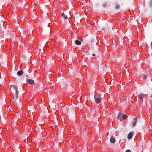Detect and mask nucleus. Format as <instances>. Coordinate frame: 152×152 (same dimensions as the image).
Returning a JSON list of instances; mask_svg holds the SVG:
<instances>
[{"mask_svg":"<svg viewBox=\"0 0 152 152\" xmlns=\"http://www.w3.org/2000/svg\"><path fill=\"white\" fill-rule=\"evenodd\" d=\"M27 81L28 83L29 84H33L34 83V81L32 79H28L27 80Z\"/></svg>","mask_w":152,"mask_h":152,"instance_id":"obj_13","label":"nucleus"},{"mask_svg":"<svg viewBox=\"0 0 152 152\" xmlns=\"http://www.w3.org/2000/svg\"><path fill=\"white\" fill-rule=\"evenodd\" d=\"M62 16L65 19H66L68 18L67 17L66 15H65V13L64 12L62 13Z\"/></svg>","mask_w":152,"mask_h":152,"instance_id":"obj_18","label":"nucleus"},{"mask_svg":"<svg viewBox=\"0 0 152 152\" xmlns=\"http://www.w3.org/2000/svg\"><path fill=\"white\" fill-rule=\"evenodd\" d=\"M107 3L106 2L102 4V6L103 7H106L107 6Z\"/></svg>","mask_w":152,"mask_h":152,"instance_id":"obj_20","label":"nucleus"},{"mask_svg":"<svg viewBox=\"0 0 152 152\" xmlns=\"http://www.w3.org/2000/svg\"><path fill=\"white\" fill-rule=\"evenodd\" d=\"M10 86L11 87V91L13 93L15 94H18V87L16 85L12 83L10 84Z\"/></svg>","mask_w":152,"mask_h":152,"instance_id":"obj_1","label":"nucleus"},{"mask_svg":"<svg viewBox=\"0 0 152 152\" xmlns=\"http://www.w3.org/2000/svg\"><path fill=\"white\" fill-rule=\"evenodd\" d=\"M134 121H133L132 123V125L134 127L135 126L136 122H137V119L136 118H134Z\"/></svg>","mask_w":152,"mask_h":152,"instance_id":"obj_14","label":"nucleus"},{"mask_svg":"<svg viewBox=\"0 0 152 152\" xmlns=\"http://www.w3.org/2000/svg\"><path fill=\"white\" fill-rule=\"evenodd\" d=\"M115 8L116 10H118L120 8V6L118 4H116Z\"/></svg>","mask_w":152,"mask_h":152,"instance_id":"obj_19","label":"nucleus"},{"mask_svg":"<svg viewBox=\"0 0 152 152\" xmlns=\"http://www.w3.org/2000/svg\"><path fill=\"white\" fill-rule=\"evenodd\" d=\"M15 95V97L14 98V100L17 103H19L20 106H21V104L20 103V100L18 97V94H16Z\"/></svg>","mask_w":152,"mask_h":152,"instance_id":"obj_6","label":"nucleus"},{"mask_svg":"<svg viewBox=\"0 0 152 152\" xmlns=\"http://www.w3.org/2000/svg\"><path fill=\"white\" fill-rule=\"evenodd\" d=\"M116 140L115 138L113 136L111 137L110 139V142L112 143H114L115 142Z\"/></svg>","mask_w":152,"mask_h":152,"instance_id":"obj_12","label":"nucleus"},{"mask_svg":"<svg viewBox=\"0 0 152 152\" xmlns=\"http://www.w3.org/2000/svg\"><path fill=\"white\" fill-rule=\"evenodd\" d=\"M24 73V71L23 70H20L18 71L17 72V75H15V77L16 79L18 78V77H20Z\"/></svg>","mask_w":152,"mask_h":152,"instance_id":"obj_7","label":"nucleus"},{"mask_svg":"<svg viewBox=\"0 0 152 152\" xmlns=\"http://www.w3.org/2000/svg\"><path fill=\"white\" fill-rule=\"evenodd\" d=\"M75 43L77 45H80L81 44V42L80 41L78 40H76L75 41Z\"/></svg>","mask_w":152,"mask_h":152,"instance_id":"obj_15","label":"nucleus"},{"mask_svg":"<svg viewBox=\"0 0 152 152\" xmlns=\"http://www.w3.org/2000/svg\"><path fill=\"white\" fill-rule=\"evenodd\" d=\"M52 126H54V124H52Z\"/></svg>","mask_w":152,"mask_h":152,"instance_id":"obj_26","label":"nucleus"},{"mask_svg":"<svg viewBox=\"0 0 152 152\" xmlns=\"http://www.w3.org/2000/svg\"><path fill=\"white\" fill-rule=\"evenodd\" d=\"M97 38L95 36H92L91 37H90L89 39V43L91 44V45H95L96 47L97 46L96 45L97 43V42L96 41Z\"/></svg>","mask_w":152,"mask_h":152,"instance_id":"obj_2","label":"nucleus"},{"mask_svg":"<svg viewBox=\"0 0 152 152\" xmlns=\"http://www.w3.org/2000/svg\"><path fill=\"white\" fill-rule=\"evenodd\" d=\"M29 67L28 66H26V67L23 69L24 72V74H25L26 76H27V75L29 73Z\"/></svg>","mask_w":152,"mask_h":152,"instance_id":"obj_8","label":"nucleus"},{"mask_svg":"<svg viewBox=\"0 0 152 152\" xmlns=\"http://www.w3.org/2000/svg\"><path fill=\"white\" fill-rule=\"evenodd\" d=\"M122 113L119 112L117 115V118L120 121L122 120Z\"/></svg>","mask_w":152,"mask_h":152,"instance_id":"obj_9","label":"nucleus"},{"mask_svg":"<svg viewBox=\"0 0 152 152\" xmlns=\"http://www.w3.org/2000/svg\"><path fill=\"white\" fill-rule=\"evenodd\" d=\"M150 97L152 98V94L150 95Z\"/></svg>","mask_w":152,"mask_h":152,"instance_id":"obj_23","label":"nucleus"},{"mask_svg":"<svg viewBox=\"0 0 152 152\" xmlns=\"http://www.w3.org/2000/svg\"><path fill=\"white\" fill-rule=\"evenodd\" d=\"M50 29H48V31H45V30L44 31H43V34H50Z\"/></svg>","mask_w":152,"mask_h":152,"instance_id":"obj_16","label":"nucleus"},{"mask_svg":"<svg viewBox=\"0 0 152 152\" xmlns=\"http://www.w3.org/2000/svg\"><path fill=\"white\" fill-rule=\"evenodd\" d=\"M95 50H94V48H92V49L91 50V51L89 52V54L90 55L92 54V56L93 57L95 56L96 55L95 54H97L98 53H96L98 52V49H97V47H96V48L94 49Z\"/></svg>","mask_w":152,"mask_h":152,"instance_id":"obj_4","label":"nucleus"},{"mask_svg":"<svg viewBox=\"0 0 152 152\" xmlns=\"http://www.w3.org/2000/svg\"><path fill=\"white\" fill-rule=\"evenodd\" d=\"M136 94L138 96L139 99H142L144 97L143 95L142 94V93L139 94L137 93Z\"/></svg>","mask_w":152,"mask_h":152,"instance_id":"obj_11","label":"nucleus"},{"mask_svg":"<svg viewBox=\"0 0 152 152\" xmlns=\"http://www.w3.org/2000/svg\"><path fill=\"white\" fill-rule=\"evenodd\" d=\"M128 117L126 115H124L123 114H122V118L123 119L126 120L127 118Z\"/></svg>","mask_w":152,"mask_h":152,"instance_id":"obj_17","label":"nucleus"},{"mask_svg":"<svg viewBox=\"0 0 152 152\" xmlns=\"http://www.w3.org/2000/svg\"><path fill=\"white\" fill-rule=\"evenodd\" d=\"M125 152H131V151L130 150L128 149V150H126Z\"/></svg>","mask_w":152,"mask_h":152,"instance_id":"obj_22","label":"nucleus"},{"mask_svg":"<svg viewBox=\"0 0 152 152\" xmlns=\"http://www.w3.org/2000/svg\"><path fill=\"white\" fill-rule=\"evenodd\" d=\"M148 76H149V75H148V74H147V75H146V77H148Z\"/></svg>","mask_w":152,"mask_h":152,"instance_id":"obj_25","label":"nucleus"},{"mask_svg":"<svg viewBox=\"0 0 152 152\" xmlns=\"http://www.w3.org/2000/svg\"><path fill=\"white\" fill-rule=\"evenodd\" d=\"M33 27L32 25L28 24L27 26L26 30L28 34H31L33 32Z\"/></svg>","mask_w":152,"mask_h":152,"instance_id":"obj_3","label":"nucleus"},{"mask_svg":"<svg viewBox=\"0 0 152 152\" xmlns=\"http://www.w3.org/2000/svg\"><path fill=\"white\" fill-rule=\"evenodd\" d=\"M94 99L95 102L97 104L99 103L101 101V99L99 95L95 94L94 96Z\"/></svg>","mask_w":152,"mask_h":152,"instance_id":"obj_5","label":"nucleus"},{"mask_svg":"<svg viewBox=\"0 0 152 152\" xmlns=\"http://www.w3.org/2000/svg\"><path fill=\"white\" fill-rule=\"evenodd\" d=\"M133 134L134 132H133L129 133L127 136L128 139L129 140L131 139L133 136Z\"/></svg>","mask_w":152,"mask_h":152,"instance_id":"obj_10","label":"nucleus"},{"mask_svg":"<svg viewBox=\"0 0 152 152\" xmlns=\"http://www.w3.org/2000/svg\"><path fill=\"white\" fill-rule=\"evenodd\" d=\"M151 49H152V42H151Z\"/></svg>","mask_w":152,"mask_h":152,"instance_id":"obj_24","label":"nucleus"},{"mask_svg":"<svg viewBox=\"0 0 152 152\" xmlns=\"http://www.w3.org/2000/svg\"><path fill=\"white\" fill-rule=\"evenodd\" d=\"M4 63H5V64L4 65V67H7V61H5L4 62Z\"/></svg>","mask_w":152,"mask_h":152,"instance_id":"obj_21","label":"nucleus"}]
</instances>
